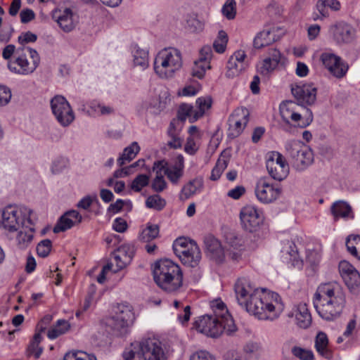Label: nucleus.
<instances>
[{
	"label": "nucleus",
	"instance_id": "obj_20",
	"mask_svg": "<svg viewBox=\"0 0 360 360\" xmlns=\"http://www.w3.org/2000/svg\"><path fill=\"white\" fill-rule=\"evenodd\" d=\"M285 57L281 51L273 47L267 50L266 57L257 64L258 72L263 75H268L280 64H283Z\"/></svg>",
	"mask_w": 360,
	"mask_h": 360
},
{
	"label": "nucleus",
	"instance_id": "obj_26",
	"mask_svg": "<svg viewBox=\"0 0 360 360\" xmlns=\"http://www.w3.org/2000/svg\"><path fill=\"white\" fill-rule=\"evenodd\" d=\"M135 254L134 246L130 244H124L120 246L113 253V259L117 270L124 269L132 260Z\"/></svg>",
	"mask_w": 360,
	"mask_h": 360
},
{
	"label": "nucleus",
	"instance_id": "obj_44",
	"mask_svg": "<svg viewBox=\"0 0 360 360\" xmlns=\"http://www.w3.org/2000/svg\"><path fill=\"white\" fill-rule=\"evenodd\" d=\"M134 64L142 69L148 66V52L143 49H136L134 51Z\"/></svg>",
	"mask_w": 360,
	"mask_h": 360
},
{
	"label": "nucleus",
	"instance_id": "obj_43",
	"mask_svg": "<svg viewBox=\"0 0 360 360\" xmlns=\"http://www.w3.org/2000/svg\"><path fill=\"white\" fill-rule=\"evenodd\" d=\"M70 325L65 320L60 319L57 324L48 332V337L50 339H56L62 334H64L69 328Z\"/></svg>",
	"mask_w": 360,
	"mask_h": 360
},
{
	"label": "nucleus",
	"instance_id": "obj_45",
	"mask_svg": "<svg viewBox=\"0 0 360 360\" xmlns=\"http://www.w3.org/2000/svg\"><path fill=\"white\" fill-rule=\"evenodd\" d=\"M229 158L223 155L218 159L215 167L213 168L210 179L216 181L219 179L224 170L227 167Z\"/></svg>",
	"mask_w": 360,
	"mask_h": 360
},
{
	"label": "nucleus",
	"instance_id": "obj_25",
	"mask_svg": "<svg viewBox=\"0 0 360 360\" xmlns=\"http://www.w3.org/2000/svg\"><path fill=\"white\" fill-rule=\"evenodd\" d=\"M245 59L246 54L245 51L239 50L236 51L228 60L226 76L228 78H233L238 76L248 67V63Z\"/></svg>",
	"mask_w": 360,
	"mask_h": 360
},
{
	"label": "nucleus",
	"instance_id": "obj_47",
	"mask_svg": "<svg viewBox=\"0 0 360 360\" xmlns=\"http://www.w3.org/2000/svg\"><path fill=\"white\" fill-rule=\"evenodd\" d=\"M228 42V35L224 30H220L214 41L213 47L216 52L222 53L225 51Z\"/></svg>",
	"mask_w": 360,
	"mask_h": 360
},
{
	"label": "nucleus",
	"instance_id": "obj_18",
	"mask_svg": "<svg viewBox=\"0 0 360 360\" xmlns=\"http://www.w3.org/2000/svg\"><path fill=\"white\" fill-rule=\"evenodd\" d=\"M205 251L210 259L217 264L225 262L227 255L224 248L220 240L212 234H208L204 237Z\"/></svg>",
	"mask_w": 360,
	"mask_h": 360
},
{
	"label": "nucleus",
	"instance_id": "obj_24",
	"mask_svg": "<svg viewBox=\"0 0 360 360\" xmlns=\"http://www.w3.org/2000/svg\"><path fill=\"white\" fill-rule=\"evenodd\" d=\"M339 271L350 291H354L360 286V274L348 262H340Z\"/></svg>",
	"mask_w": 360,
	"mask_h": 360
},
{
	"label": "nucleus",
	"instance_id": "obj_34",
	"mask_svg": "<svg viewBox=\"0 0 360 360\" xmlns=\"http://www.w3.org/2000/svg\"><path fill=\"white\" fill-rule=\"evenodd\" d=\"M140 151V147L137 142H132L129 146L126 147L120 157L117 159V164L122 167L127 162L131 161Z\"/></svg>",
	"mask_w": 360,
	"mask_h": 360
},
{
	"label": "nucleus",
	"instance_id": "obj_60",
	"mask_svg": "<svg viewBox=\"0 0 360 360\" xmlns=\"http://www.w3.org/2000/svg\"><path fill=\"white\" fill-rule=\"evenodd\" d=\"M13 32V28L11 24H0V41H8Z\"/></svg>",
	"mask_w": 360,
	"mask_h": 360
},
{
	"label": "nucleus",
	"instance_id": "obj_32",
	"mask_svg": "<svg viewBox=\"0 0 360 360\" xmlns=\"http://www.w3.org/2000/svg\"><path fill=\"white\" fill-rule=\"evenodd\" d=\"M330 212L335 220H338L339 218H353L351 206L343 200L333 202L330 207Z\"/></svg>",
	"mask_w": 360,
	"mask_h": 360
},
{
	"label": "nucleus",
	"instance_id": "obj_61",
	"mask_svg": "<svg viewBox=\"0 0 360 360\" xmlns=\"http://www.w3.org/2000/svg\"><path fill=\"white\" fill-rule=\"evenodd\" d=\"M226 240L229 245L234 250H238L243 245L242 238L233 233H230Z\"/></svg>",
	"mask_w": 360,
	"mask_h": 360
},
{
	"label": "nucleus",
	"instance_id": "obj_55",
	"mask_svg": "<svg viewBox=\"0 0 360 360\" xmlns=\"http://www.w3.org/2000/svg\"><path fill=\"white\" fill-rule=\"evenodd\" d=\"M52 243L49 239H44L39 242L37 246V255L41 257H46L51 252Z\"/></svg>",
	"mask_w": 360,
	"mask_h": 360
},
{
	"label": "nucleus",
	"instance_id": "obj_33",
	"mask_svg": "<svg viewBox=\"0 0 360 360\" xmlns=\"http://www.w3.org/2000/svg\"><path fill=\"white\" fill-rule=\"evenodd\" d=\"M163 163V161H158L154 162L153 167V171L156 172V176L152 181L151 188L157 193H160L167 188V183L162 173Z\"/></svg>",
	"mask_w": 360,
	"mask_h": 360
},
{
	"label": "nucleus",
	"instance_id": "obj_14",
	"mask_svg": "<svg viewBox=\"0 0 360 360\" xmlns=\"http://www.w3.org/2000/svg\"><path fill=\"white\" fill-rule=\"evenodd\" d=\"M266 167L270 176L278 181L285 179L289 174V165L285 158L277 151L268 153Z\"/></svg>",
	"mask_w": 360,
	"mask_h": 360
},
{
	"label": "nucleus",
	"instance_id": "obj_7",
	"mask_svg": "<svg viewBox=\"0 0 360 360\" xmlns=\"http://www.w3.org/2000/svg\"><path fill=\"white\" fill-rule=\"evenodd\" d=\"M40 63V57L35 49L29 46L17 49L13 60L7 63L8 70L17 75H28L32 74Z\"/></svg>",
	"mask_w": 360,
	"mask_h": 360
},
{
	"label": "nucleus",
	"instance_id": "obj_52",
	"mask_svg": "<svg viewBox=\"0 0 360 360\" xmlns=\"http://www.w3.org/2000/svg\"><path fill=\"white\" fill-rule=\"evenodd\" d=\"M63 360H96V358L82 351H72L66 353Z\"/></svg>",
	"mask_w": 360,
	"mask_h": 360
},
{
	"label": "nucleus",
	"instance_id": "obj_5",
	"mask_svg": "<svg viewBox=\"0 0 360 360\" xmlns=\"http://www.w3.org/2000/svg\"><path fill=\"white\" fill-rule=\"evenodd\" d=\"M124 360H166L161 342L155 338H147L131 345L123 353Z\"/></svg>",
	"mask_w": 360,
	"mask_h": 360
},
{
	"label": "nucleus",
	"instance_id": "obj_39",
	"mask_svg": "<svg viewBox=\"0 0 360 360\" xmlns=\"http://www.w3.org/2000/svg\"><path fill=\"white\" fill-rule=\"evenodd\" d=\"M346 246L348 252L360 260V236L352 235L347 237Z\"/></svg>",
	"mask_w": 360,
	"mask_h": 360
},
{
	"label": "nucleus",
	"instance_id": "obj_56",
	"mask_svg": "<svg viewBox=\"0 0 360 360\" xmlns=\"http://www.w3.org/2000/svg\"><path fill=\"white\" fill-rule=\"evenodd\" d=\"M91 109L98 115H106L113 112L114 110L110 106L105 105L101 103L92 102Z\"/></svg>",
	"mask_w": 360,
	"mask_h": 360
},
{
	"label": "nucleus",
	"instance_id": "obj_27",
	"mask_svg": "<svg viewBox=\"0 0 360 360\" xmlns=\"http://www.w3.org/2000/svg\"><path fill=\"white\" fill-rule=\"evenodd\" d=\"M82 215L76 210L66 212L60 217L53 228V232L57 233L70 229L82 221Z\"/></svg>",
	"mask_w": 360,
	"mask_h": 360
},
{
	"label": "nucleus",
	"instance_id": "obj_58",
	"mask_svg": "<svg viewBox=\"0 0 360 360\" xmlns=\"http://www.w3.org/2000/svg\"><path fill=\"white\" fill-rule=\"evenodd\" d=\"M213 56L212 49L209 45H205L201 48L199 51V60L202 63L210 64V61Z\"/></svg>",
	"mask_w": 360,
	"mask_h": 360
},
{
	"label": "nucleus",
	"instance_id": "obj_41",
	"mask_svg": "<svg viewBox=\"0 0 360 360\" xmlns=\"http://www.w3.org/2000/svg\"><path fill=\"white\" fill-rule=\"evenodd\" d=\"M202 182L198 179H193L185 185L182 190L180 198L182 200L188 199L194 195L202 187Z\"/></svg>",
	"mask_w": 360,
	"mask_h": 360
},
{
	"label": "nucleus",
	"instance_id": "obj_51",
	"mask_svg": "<svg viewBox=\"0 0 360 360\" xmlns=\"http://www.w3.org/2000/svg\"><path fill=\"white\" fill-rule=\"evenodd\" d=\"M162 173L164 175H166L167 178L172 182L173 184H177L179 179L183 175V171L174 167L171 166L170 167H165L163 165Z\"/></svg>",
	"mask_w": 360,
	"mask_h": 360
},
{
	"label": "nucleus",
	"instance_id": "obj_29",
	"mask_svg": "<svg viewBox=\"0 0 360 360\" xmlns=\"http://www.w3.org/2000/svg\"><path fill=\"white\" fill-rule=\"evenodd\" d=\"M34 228L32 224L26 221L22 222V229L18 232L15 241L17 247L20 250L26 249L32 243L34 238Z\"/></svg>",
	"mask_w": 360,
	"mask_h": 360
},
{
	"label": "nucleus",
	"instance_id": "obj_6",
	"mask_svg": "<svg viewBox=\"0 0 360 360\" xmlns=\"http://www.w3.org/2000/svg\"><path fill=\"white\" fill-rule=\"evenodd\" d=\"M181 52L174 48H165L160 51L154 60V70L162 79L172 78L182 67Z\"/></svg>",
	"mask_w": 360,
	"mask_h": 360
},
{
	"label": "nucleus",
	"instance_id": "obj_57",
	"mask_svg": "<svg viewBox=\"0 0 360 360\" xmlns=\"http://www.w3.org/2000/svg\"><path fill=\"white\" fill-rule=\"evenodd\" d=\"M292 354L301 360H313L314 354L311 351L303 349L300 347L292 348Z\"/></svg>",
	"mask_w": 360,
	"mask_h": 360
},
{
	"label": "nucleus",
	"instance_id": "obj_50",
	"mask_svg": "<svg viewBox=\"0 0 360 360\" xmlns=\"http://www.w3.org/2000/svg\"><path fill=\"white\" fill-rule=\"evenodd\" d=\"M261 349L260 344L255 342H249L243 347V351L248 359L252 357L257 359Z\"/></svg>",
	"mask_w": 360,
	"mask_h": 360
},
{
	"label": "nucleus",
	"instance_id": "obj_64",
	"mask_svg": "<svg viewBox=\"0 0 360 360\" xmlns=\"http://www.w3.org/2000/svg\"><path fill=\"white\" fill-rule=\"evenodd\" d=\"M245 193V188L243 186H237L233 189L229 191L227 195L234 200L239 199Z\"/></svg>",
	"mask_w": 360,
	"mask_h": 360
},
{
	"label": "nucleus",
	"instance_id": "obj_19",
	"mask_svg": "<svg viewBox=\"0 0 360 360\" xmlns=\"http://www.w3.org/2000/svg\"><path fill=\"white\" fill-rule=\"evenodd\" d=\"M248 115L249 112L246 108H237L234 110L228 120L229 138L234 139L242 133L248 122Z\"/></svg>",
	"mask_w": 360,
	"mask_h": 360
},
{
	"label": "nucleus",
	"instance_id": "obj_42",
	"mask_svg": "<svg viewBox=\"0 0 360 360\" xmlns=\"http://www.w3.org/2000/svg\"><path fill=\"white\" fill-rule=\"evenodd\" d=\"M73 12L69 8H56L52 11V18L57 22L72 20Z\"/></svg>",
	"mask_w": 360,
	"mask_h": 360
},
{
	"label": "nucleus",
	"instance_id": "obj_37",
	"mask_svg": "<svg viewBox=\"0 0 360 360\" xmlns=\"http://www.w3.org/2000/svg\"><path fill=\"white\" fill-rule=\"evenodd\" d=\"M283 257L288 262L294 263L298 259V251L292 241L287 240L282 248Z\"/></svg>",
	"mask_w": 360,
	"mask_h": 360
},
{
	"label": "nucleus",
	"instance_id": "obj_48",
	"mask_svg": "<svg viewBox=\"0 0 360 360\" xmlns=\"http://www.w3.org/2000/svg\"><path fill=\"white\" fill-rule=\"evenodd\" d=\"M146 205L148 208L160 211L165 207L166 201L159 195H153L147 198Z\"/></svg>",
	"mask_w": 360,
	"mask_h": 360
},
{
	"label": "nucleus",
	"instance_id": "obj_35",
	"mask_svg": "<svg viewBox=\"0 0 360 360\" xmlns=\"http://www.w3.org/2000/svg\"><path fill=\"white\" fill-rule=\"evenodd\" d=\"M315 347L316 351L323 356L329 359L331 353L328 349V339L323 332H319L316 336Z\"/></svg>",
	"mask_w": 360,
	"mask_h": 360
},
{
	"label": "nucleus",
	"instance_id": "obj_1",
	"mask_svg": "<svg viewBox=\"0 0 360 360\" xmlns=\"http://www.w3.org/2000/svg\"><path fill=\"white\" fill-rule=\"evenodd\" d=\"M238 304L261 320H275L283 310L279 295L259 292L246 278H240L234 285Z\"/></svg>",
	"mask_w": 360,
	"mask_h": 360
},
{
	"label": "nucleus",
	"instance_id": "obj_22",
	"mask_svg": "<svg viewBox=\"0 0 360 360\" xmlns=\"http://www.w3.org/2000/svg\"><path fill=\"white\" fill-rule=\"evenodd\" d=\"M291 92L300 105H312L316 99L317 89L311 84L292 86Z\"/></svg>",
	"mask_w": 360,
	"mask_h": 360
},
{
	"label": "nucleus",
	"instance_id": "obj_2",
	"mask_svg": "<svg viewBox=\"0 0 360 360\" xmlns=\"http://www.w3.org/2000/svg\"><path fill=\"white\" fill-rule=\"evenodd\" d=\"M313 302L323 319L333 321L342 314L346 305V295L338 282L324 283L318 286Z\"/></svg>",
	"mask_w": 360,
	"mask_h": 360
},
{
	"label": "nucleus",
	"instance_id": "obj_11",
	"mask_svg": "<svg viewBox=\"0 0 360 360\" xmlns=\"http://www.w3.org/2000/svg\"><path fill=\"white\" fill-rule=\"evenodd\" d=\"M298 104L292 101H286L280 105V113L283 120L290 123V120L294 122V126L305 128L313 121V113L309 108H304V113L301 114L296 110Z\"/></svg>",
	"mask_w": 360,
	"mask_h": 360
},
{
	"label": "nucleus",
	"instance_id": "obj_12",
	"mask_svg": "<svg viewBox=\"0 0 360 360\" xmlns=\"http://www.w3.org/2000/svg\"><path fill=\"white\" fill-rule=\"evenodd\" d=\"M211 106L212 99L209 96L198 98L195 102V108L188 103H181L178 108V119L176 120L183 123L188 119L191 123L195 122L202 117Z\"/></svg>",
	"mask_w": 360,
	"mask_h": 360
},
{
	"label": "nucleus",
	"instance_id": "obj_30",
	"mask_svg": "<svg viewBox=\"0 0 360 360\" xmlns=\"http://www.w3.org/2000/svg\"><path fill=\"white\" fill-rule=\"evenodd\" d=\"M182 128V124L178 123V121L173 120L169 124L168 129V135L170 140L168 141L167 145L172 148H179L182 146V139L180 132Z\"/></svg>",
	"mask_w": 360,
	"mask_h": 360
},
{
	"label": "nucleus",
	"instance_id": "obj_46",
	"mask_svg": "<svg viewBox=\"0 0 360 360\" xmlns=\"http://www.w3.org/2000/svg\"><path fill=\"white\" fill-rule=\"evenodd\" d=\"M210 64L202 63L199 60L194 61L191 69V75L198 79H202L207 70H210Z\"/></svg>",
	"mask_w": 360,
	"mask_h": 360
},
{
	"label": "nucleus",
	"instance_id": "obj_62",
	"mask_svg": "<svg viewBox=\"0 0 360 360\" xmlns=\"http://www.w3.org/2000/svg\"><path fill=\"white\" fill-rule=\"evenodd\" d=\"M198 150V147L197 146V144L193 138L192 136L188 137L184 146V150L188 154L193 155L197 152Z\"/></svg>",
	"mask_w": 360,
	"mask_h": 360
},
{
	"label": "nucleus",
	"instance_id": "obj_53",
	"mask_svg": "<svg viewBox=\"0 0 360 360\" xmlns=\"http://www.w3.org/2000/svg\"><path fill=\"white\" fill-rule=\"evenodd\" d=\"M236 3L234 0H227L224 4L221 12L229 20H233L236 13Z\"/></svg>",
	"mask_w": 360,
	"mask_h": 360
},
{
	"label": "nucleus",
	"instance_id": "obj_8",
	"mask_svg": "<svg viewBox=\"0 0 360 360\" xmlns=\"http://www.w3.org/2000/svg\"><path fill=\"white\" fill-rule=\"evenodd\" d=\"M285 148L286 155L296 171H304L313 164L314 153L311 149L303 142L297 140L288 141Z\"/></svg>",
	"mask_w": 360,
	"mask_h": 360
},
{
	"label": "nucleus",
	"instance_id": "obj_10",
	"mask_svg": "<svg viewBox=\"0 0 360 360\" xmlns=\"http://www.w3.org/2000/svg\"><path fill=\"white\" fill-rule=\"evenodd\" d=\"M173 249L184 265L192 268L198 266L201 260V252L195 242L179 238L174 241Z\"/></svg>",
	"mask_w": 360,
	"mask_h": 360
},
{
	"label": "nucleus",
	"instance_id": "obj_54",
	"mask_svg": "<svg viewBox=\"0 0 360 360\" xmlns=\"http://www.w3.org/2000/svg\"><path fill=\"white\" fill-rule=\"evenodd\" d=\"M68 166V160L65 158L59 157L53 160L51 166V172L54 174H58L67 169Z\"/></svg>",
	"mask_w": 360,
	"mask_h": 360
},
{
	"label": "nucleus",
	"instance_id": "obj_31",
	"mask_svg": "<svg viewBox=\"0 0 360 360\" xmlns=\"http://www.w3.org/2000/svg\"><path fill=\"white\" fill-rule=\"evenodd\" d=\"M295 316L297 325L302 328H307L311 323V316L304 303L297 305L295 311Z\"/></svg>",
	"mask_w": 360,
	"mask_h": 360
},
{
	"label": "nucleus",
	"instance_id": "obj_16",
	"mask_svg": "<svg viewBox=\"0 0 360 360\" xmlns=\"http://www.w3.org/2000/svg\"><path fill=\"white\" fill-rule=\"evenodd\" d=\"M240 219L243 229L251 233L257 231L264 221L262 212L253 205L243 207L240 212Z\"/></svg>",
	"mask_w": 360,
	"mask_h": 360
},
{
	"label": "nucleus",
	"instance_id": "obj_3",
	"mask_svg": "<svg viewBox=\"0 0 360 360\" xmlns=\"http://www.w3.org/2000/svg\"><path fill=\"white\" fill-rule=\"evenodd\" d=\"M153 274L154 281L158 286L167 292H176L183 285L181 269L170 259H165L156 262Z\"/></svg>",
	"mask_w": 360,
	"mask_h": 360
},
{
	"label": "nucleus",
	"instance_id": "obj_4",
	"mask_svg": "<svg viewBox=\"0 0 360 360\" xmlns=\"http://www.w3.org/2000/svg\"><path fill=\"white\" fill-rule=\"evenodd\" d=\"M195 328L201 333L217 338L223 333L228 335L236 331L237 328L230 314H224L221 318L214 315H204L195 321Z\"/></svg>",
	"mask_w": 360,
	"mask_h": 360
},
{
	"label": "nucleus",
	"instance_id": "obj_23",
	"mask_svg": "<svg viewBox=\"0 0 360 360\" xmlns=\"http://www.w3.org/2000/svg\"><path fill=\"white\" fill-rule=\"evenodd\" d=\"M285 32L281 27L272 26L260 32L254 39V46L256 49L269 46L278 40Z\"/></svg>",
	"mask_w": 360,
	"mask_h": 360
},
{
	"label": "nucleus",
	"instance_id": "obj_28",
	"mask_svg": "<svg viewBox=\"0 0 360 360\" xmlns=\"http://www.w3.org/2000/svg\"><path fill=\"white\" fill-rule=\"evenodd\" d=\"M329 32L338 43L349 42L354 35V30L349 24H333Z\"/></svg>",
	"mask_w": 360,
	"mask_h": 360
},
{
	"label": "nucleus",
	"instance_id": "obj_63",
	"mask_svg": "<svg viewBox=\"0 0 360 360\" xmlns=\"http://www.w3.org/2000/svg\"><path fill=\"white\" fill-rule=\"evenodd\" d=\"M37 35L30 32H27L25 33H22L18 37V41L20 44L22 45V46H25L24 44L30 43V42H34L37 40Z\"/></svg>",
	"mask_w": 360,
	"mask_h": 360
},
{
	"label": "nucleus",
	"instance_id": "obj_21",
	"mask_svg": "<svg viewBox=\"0 0 360 360\" xmlns=\"http://www.w3.org/2000/svg\"><path fill=\"white\" fill-rule=\"evenodd\" d=\"M281 193V189L267 182L266 179H259L255 187L257 199L264 203H269L276 200Z\"/></svg>",
	"mask_w": 360,
	"mask_h": 360
},
{
	"label": "nucleus",
	"instance_id": "obj_49",
	"mask_svg": "<svg viewBox=\"0 0 360 360\" xmlns=\"http://www.w3.org/2000/svg\"><path fill=\"white\" fill-rule=\"evenodd\" d=\"M150 177L147 174H139L131 181L130 188L135 192H140L143 188L148 185Z\"/></svg>",
	"mask_w": 360,
	"mask_h": 360
},
{
	"label": "nucleus",
	"instance_id": "obj_38",
	"mask_svg": "<svg viewBox=\"0 0 360 360\" xmlns=\"http://www.w3.org/2000/svg\"><path fill=\"white\" fill-rule=\"evenodd\" d=\"M316 8L323 17L328 15V8L338 11L340 8V3L338 0H319L316 3Z\"/></svg>",
	"mask_w": 360,
	"mask_h": 360
},
{
	"label": "nucleus",
	"instance_id": "obj_59",
	"mask_svg": "<svg viewBox=\"0 0 360 360\" xmlns=\"http://www.w3.org/2000/svg\"><path fill=\"white\" fill-rule=\"evenodd\" d=\"M11 89L4 85H0V107L6 105L11 99Z\"/></svg>",
	"mask_w": 360,
	"mask_h": 360
},
{
	"label": "nucleus",
	"instance_id": "obj_36",
	"mask_svg": "<svg viewBox=\"0 0 360 360\" xmlns=\"http://www.w3.org/2000/svg\"><path fill=\"white\" fill-rule=\"evenodd\" d=\"M41 340V335L39 333H35L27 348L26 354L27 356H34L36 359L40 357L43 352V347L39 346Z\"/></svg>",
	"mask_w": 360,
	"mask_h": 360
},
{
	"label": "nucleus",
	"instance_id": "obj_17",
	"mask_svg": "<svg viewBox=\"0 0 360 360\" xmlns=\"http://www.w3.org/2000/svg\"><path fill=\"white\" fill-rule=\"evenodd\" d=\"M320 59L324 67L335 78H343L349 69V65L342 58L334 53H323Z\"/></svg>",
	"mask_w": 360,
	"mask_h": 360
},
{
	"label": "nucleus",
	"instance_id": "obj_9",
	"mask_svg": "<svg viewBox=\"0 0 360 360\" xmlns=\"http://www.w3.org/2000/svg\"><path fill=\"white\" fill-rule=\"evenodd\" d=\"M33 212L26 207L8 205L1 212V226L10 231L19 230L22 221L32 224Z\"/></svg>",
	"mask_w": 360,
	"mask_h": 360
},
{
	"label": "nucleus",
	"instance_id": "obj_13",
	"mask_svg": "<svg viewBox=\"0 0 360 360\" xmlns=\"http://www.w3.org/2000/svg\"><path fill=\"white\" fill-rule=\"evenodd\" d=\"M134 320V314L127 306H119L116 314L105 319L106 326L116 336H122L127 333L128 327Z\"/></svg>",
	"mask_w": 360,
	"mask_h": 360
},
{
	"label": "nucleus",
	"instance_id": "obj_15",
	"mask_svg": "<svg viewBox=\"0 0 360 360\" xmlns=\"http://www.w3.org/2000/svg\"><path fill=\"white\" fill-rule=\"evenodd\" d=\"M51 107L56 120L62 126L67 127L75 120L74 112L65 97H53L51 101Z\"/></svg>",
	"mask_w": 360,
	"mask_h": 360
},
{
	"label": "nucleus",
	"instance_id": "obj_40",
	"mask_svg": "<svg viewBox=\"0 0 360 360\" xmlns=\"http://www.w3.org/2000/svg\"><path fill=\"white\" fill-rule=\"evenodd\" d=\"M159 226L156 224H148L139 235V240L144 243H149L156 238L159 235Z\"/></svg>",
	"mask_w": 360,
	"mask_h": 360
}]
</instances>
